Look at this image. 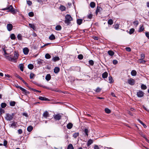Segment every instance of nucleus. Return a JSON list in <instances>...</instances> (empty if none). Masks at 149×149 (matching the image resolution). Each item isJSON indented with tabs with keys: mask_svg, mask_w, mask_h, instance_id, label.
<instances>
[{
	"mask_svg": "<svg viewBox=\"0 0 149 149\" xmlns=\"http://www.w3.org/2000/svg\"><path fill=\"white\" fill-rule=\"evenodd\" d=\"M72 20V18L70 15H67L65 17V22L67 25H69L70 23V21Z\"/></svg>",
	"mask_w": 149,
	"mask_h": 149,
	"instance_id": "f257e3e1",
	"label": "nucleus"
},
{
	"mask_svg": "<svg viewBox=\"0 0 149 149\" xmlns=\"http://www.w3.org/2000/svg\"><path fill=\"white\" fill-rule=\"evenodd\" d=\"M3 10H9L8 11L11 12L13 14H15L16 13L15 9L14 8L12 5H10L6 8L3 9Z\"/></svg>",
	"mask_w": 149,
	"mask_h": 149,
	"instance_id": "f03ea898",
	"label": "nucleus"
},
{
	"mask_svg": "<svg viewBox=\"0 0 149 149\" xmlns=\"http://www.w3.org/2000/svg\"><path fill=\"white\" fill-rule=\"evenodd\" d=\"M14 115V113H12L11 115L8 113H7L5 117V118L7 120H13Z\"/></svg>",
	"mask_w": 149,
	"mask_h": 149,
	"instance_id": "7ed1b4c3",
	"label": "nucleus"
},
{
	"mask_svg": "<svg viewBox=\"0 0 149 149\" xmlns=\"http://www.w3.org/2000/svg\"><path fill=\"white\" fill-rule=\"evenodd\" d=\"M144 94V93L141 91H139L137 93V96L139 97H143Z\"/></svg>",
	"mask_w": 149,
	"mask_h": 149,
	"instance_id": "20e7f679",
	"label": "nucleus"
},
{
	"mask_svg": "<svg viewBox=\"0 0 149 149\" xmlns=\"http://www.w3.org/2000/svg\"><path fill=\"white\" fill-rule=\"evenodd\" d=\"M127 81L128 84L131 85H133L135 83L134 79L131 78L130 79H129Z\"/></svg>",
	"mask_w": 149,
	"mask_h": 149,
	"instance_id": "39448f33",
	"label": "nucleus"
},
{
	"mask_svg": "<svg viewBox=\"0 0 149 149\" xmlns=\"http://www.w3.org/2000/svg\"><path fill=\"white\" fill-rule=\"evenodd\" d=\"M13 26L12 24H8L7 25V28L9 31H10L12 29Z\"/></svg>",
	"mask_w": 149,
	"mask_h": 149,
	"instance_id": "423d86ee",
	"label": "nucleus"
},
{
	"mask_svg": "<svg viewBox=\"0 0 149 149\" xmlns=\"http://www.w3.org/2000/svg\"><path fill=\"white\" fill-rule=\"evenodd\" d=\"M11 56H6L5 57L8 60L10 61H13L14 62V59L13 58L11 57Z\"/></svg>",
	"mask_w": 149,
	"mask_h": 149,
	"instance_id": "0eeeda50",
	"label": "nucleus"
},
{
	"mask_svg": "<svg viewBox=\"0 0 149 149\" xmlns=\"http://www.w3.org/2000/svg\"><path fill=\"white\" fill-rule=\"evenodd\" d=\"M61 116L60 114H58L54 116V118L56 120H59L61 118Z\"/></svg>",
	"mask_w": 149,
	"mask_h": 149,
	"instance_id": "6e6552de",
	"label": "nucleus"
},
{
	"mask_svg": "<svg viewBox=\"0 0 149 149\" xmlns=\"http://www.w3.org/2000/svg\"><path fill=\"white\" fill-rule=\"evenodd\" d=\"M23 51L25 54L27 55L29 53V50L27 48L25 47L23 49Z\"/></svg>",
	"mask_w": 149,
	"mask_h": 149,
	"instance_id": "1a4fd4ad",
	"label": "nucleus"
},
{
	"mask_svg": "<svg viewBox=\"0 0 149 149\" xmlns=\"http://www.w3.org/2000/svg\"><path fill=\"white\" fill-rule=\"evenodd\" d=\"M39 99L41 100L49 101V100L47 98L43 97L40 96L39 97Z\"/></svg>",
	"mask_w": 149,
	"mask_h": 149,
	"instance_id": "9d476101",
	"label": "nucleus"
},
{
	"mask_svg": "<svg viewBox=\"0 0 149 149\" xmlns=\"http://www.w3.org/2000/svg\"><path fill=\"white\" fill-rule=\"evenodd\" d=\"M18 56L19 55L17 53L15 52V53L14 56L13 58L14 59V62H16V60L18 58Z\"/></svg>",
	"mask_w": 149,
	"mask_h": 149,
	"instance_id": "9b49d317",
	"label": "nucleus"
},
{
	"mask_svg": "<svg viewBox=\"0 0 149 149\" xmlns=\"http://www.w3.org/2000/svg\"><path fill=\"white\" fill-rule=\"evenodd\" d=\"M43 116L45 118H47L49 116V114L48 112L47 111H45L43 113Z\"/></svg>",
	"mask_w": 149,
	"mask_h": 149,
	"instance_id": "f8f14e48",
	"label": "nucleus"
},
{
	"mask_svg": "<svg viewBox=\"0 0 149 149\" xmlns=\"http://www.w3.org/2000/svg\"><path fill=\"white\" fill-rule=\"evenodd\" d=\"M108 75V73L107 72H105L102 74V76L103 78H105L107 77Z\"/></svg>",
	"mask_w": 149,
	"mask_h": 149,
	"instance_id": "ddd939ff",
	"label": "nucleus"
},
{
	"mask_svg": "<svg viewBox=\"0 0 149 149\" xmlns=\"http://www.w3.org/2000/svg\"><path fill=\"white\" fill-rule=\"evenodd\" d=\"M17 87V88L20 89L22 91L25 93H27V92H28L26 90L20 86H18Z\"/></svg>",
	"mask_w": 149,
	"mask_h": 149,
	"instance_id": "4468645a",
	"label": "nucleus"
},
{
	"mask_svg": "<svg viewBox=\"0 0 149 149\" xmlns=\"http://www.w3.org/2000/svg\"><path fill=\"white\" fill-rule=\"evenodd\" d=\"M60 70V68L58 67H55L54 69V72L55 73H57L59 72Z\"/></svg>",
	"mask_w": 149,
	"mask_h": 149,
	"instance_id": "2eb2a0df",
	"label": "nucleus"
},
{
	"mask_svg": "<svg viewBox=\"0 0 149 149\" xmlns=\"http://www.w3.org/2000/svg\"><path fill=\"white\" fill-rule=\"evenodd\" d=\"M59 60L60 58L58 56L54 57L52 59V60L54 62L58 61Z\"/></svg>",
	"mask_w": 149,
	"mask_h": 149,
	"instance_id": "dca6fc26",
	"label": "nucleus"
},
{
	"mask_svg": "<svg viewBox=\"0 0 149 149\" xmlns=\"http://www.w3.org/2000/svg\"><path fill=\"white\" fill-rule=\"evenodd\" d=\"M72 124L71 123H69L67 125V127L68 129H70L72 127Z\"/></svg>",
	"mask_w": 149,
	"mask_h": 149,
	"instance_id": "f3484780",
	"label": "nucleus"
},
{
	"mask_svg": "<svg viewBox=\"0 0 149 149\" xmlns=\"http://www.w3.org/2000/svg\"><path fill=\"white\" fill-rule=\"evenodd\" d=\"M38 64H41L42 65H44L45 64V61L41 59L38 60Z\"/></svg>",
	"mask_w": 149,
	"mask_h": 149,
	"instance_id": "a211bd4d",
	"label": "nucleus"
},
{
	"mask_svg": "<svg viewBox=\"0 0 149 149\" xmlns=\"http://www.w3.org/2000/svg\"><path fill=\"white\" fill-rule=\"evenodd\" d=\"M51 77L50 74H48L46 76L45 79L47 81H49L51 79Z\"/></svg>",
	"mask_w": 149,
	"mask_h": 149,
	"instance_id": "6ab92c4d",
	"label": "nucleus"
},
{
	"mask_svg": "<svg viewBox=\"0 0 149 149\" xmlns=\"http://www.w3.org/2000/svg\"><path fill=\"white\" fill-rule=\"evenodd\" d=\"M93 141L91 139H89L87 142V146H90V145L93 143Z\"/></svg>",
	"mask_w": 149,
	"mask_h": 149,
	"instance_id": "aec40b11",
	"label": "nucleus"
},
{
	"mask_svg": "<svg viewBox=\"0 0 149 149\" xmlns=\"http://www.w3.org/2000/svg\"><path fill=\"white\" fill-rule=\"evenodd\" d=\"M108 53L109 55L111 56H113L114 54V52L111 50L108 51Z\"/></svg>",
	"mask_w": 149,
	"mask_h": 149,
	"instance_id": "412c9836",
	"label": "nucleus"
},
{
	"mask_svg": "<svg viewBox=\"0 0 149 149\" xmlns=\"http://www.w3.org/2000/svg\"><path fill=\"white\" fill-rule=\"evenodd\" d=\"M29 27L32 29L34 30L36 28L34 24L29 23Z\"/></svg>",
	"mask_w": 149,
	"mask_h": 149,
	"instance_id": "4be33fe9",
	"label": "nucleus"
},
{
	"mask_svg": "<svg viewBox=\"0 0 149 149\" xmlns=\"http://www.w3.org/2000/svg\"><path fill=\"white\" fill-rule=\"evenodd\" d=\"M131 75L133 76H135L136 74V72L135 70H132L131 72Z\"/></svg>",
	"mask_w": 149,
	"mask_h": 149,
	"instance_id": "5701e85b",
	"label": "nucleus"
},
{
	"mask_svg": "<svg viewBox=\"0 0 149 149\" xmlns=\"http://www.w3.org/2000/svg\"><path fill=\"white\" fill-rule=\"evenodd\" d=\"M61 29V26L60 25H57L55 27V29L56 30H60Z\"/></svg>",
	"mask_w": 149,
	"mask_h": 149,
	"instance_id": "b1692460",
	"label": "nucleus"
},
{
	"mask_svg": "<svg viewBox=\"0 0 149 149\" xmlns=\"http://www.w3.org/2000/svg\"><path fill=\"white\" fill-rule=\"evenodd\" d=\"M141 88L142 89L146 90L147 89V86L144 84H142L141 86Z\"/></svg>",
	"mask_w": 149,
	"mask_h": 149,
	"instance_id": "393cba45",
	"label": "nucleus"
},
{
	"mask_svg": "<svg viewBox=\"0 0 149 149\" xmlns=\"http://www.w3.org/2000/svg\"><path fill=\"white\" fill-rule=\"evenodd\" d=\"M33 129V127L31 126H29L27 128V131L29 132H31Z\"/></svg>",
	"mask_w": 149,
	"mask_h": 149,
	"instance_id": "a878e982",
	"label": "nucleus"
},
{
	"mask_svg": "<svg viewBox=\"0 0 149 149\" xmlns=\"http://www.w3.org/2000/svg\"><path fill=\"white\" fill-rule=\"evenodd\" d=\"M50 40H53L55 39V36L53 34H52L49 37Z\"/></svg>",
	"mask_w": 149,
	"mask_h": 149,
	"instance_id": "bb28decb",
	"label": "nucleus"
},
{
	"mask_svg": "<svg viewBox=\"0 0 149 149\" xmlns=\"http://www.w3.org/2000/svg\"><path fill=\"white\" fill-rule=\"evenodd\" d=\"M83 20L81 19H78L77 20V23L79 25H80L82 22Z\"/></svg>",
	"mask_w": 149,
	"mask_h": 149,
	"instance_id": "cd10ccee",
	"label": "nucleus"
},
{
	"mask_svg": "<svg viewBox=\"0 0 149 149\" xmlns=\"http://www.w3.org/2000/svg\"><path fill=\"white\" fill-rule=\"evenodd\" d=\"M28 67L29 69L32 70L34 66L32 64H29L28 65Z\"/></svg>",
	"mask_w": 149,
	"mask_h": 149,
	"instance_id": "c85d7f7f",
	"label": "nucleus"
},
{
	"mask_svg": "<svg viewBox=\"0 0 149 149\" xmlns=\"http://www.w3.org/2000/svg\"><path fill=\"white\" fill-rule=\"evenodd\" d=\"M90 6L92 8H94L95 6V3L93 2H92L90 4Z\"/></svg>",
	"mask_w": 149,
	"mask_h": 149,
	"instance_id": "c756f323",
	"label": "nucleus"
},
{
	"mask_svg": "<svg viewBox=\"0 0 149 149\" xmlns=\"http://www.w3.org/2000/svg\"><path fill=\"white\" fill-rule=\"evenodd\" d=\"M68 149H74V147L72 144H70L68 145Z\"/></svg>",
	"mask_w": 149,
	"mask_h": 149,
	"instance_id": "7c9ffc66",
	"label": "nucleus"
},
{
	"mask_svg": "<svg viewBox=\"0 0 149 149\" xmlns=\"http://www.w3.org/2000/svg\"><path fill=\"white\" fill-rule=\"evenodd\" d=\"M10 37L12 40H15V36L14 34H11L10 36Z\"/></svg>",
	"mask_w": 149,
	"mask_h": 149,
	"instance_id": "2f4dec72",
	"label": "nucleus"
},
{
	"mask_svg": "<svg viewBox=\"0 0 149 149\" xmlns=\"http://www.w3.org/2000/svg\"><path fill=\"white\" fill-rule=\"evenodd\" d=\"M78 58L80 60H81L83 58V56L81 54H80L78 55Z\"/></svg>",
	"mask_w": 149,
	"mask_h": 149,
	"instance_id": "473e14b6",
	"label": "nucleus"
},
{
	"mask_svg": "<svg viewBox=\"0 0 149 149\" xmlns=\"http://www.w3.org/2000/svg\"><path fill=\"white\" fill-rule=\"evenodd\" d=\"M134 29L133 28L131 29H130L129 33L130 34H132L134 31Z\"/></svg>",
	"mask_w": 149,
	"mask_h": 149,
	"instance_id": "72a5a7b5",
	"label": "nucleus"
},
{
	"mask_svg": "<svg viewBox=\"0 0 149 149\" xmlns=\"http://www.w3.org/2000/svg\"><path fill=\"white\" fill-rule=\"evenodd\" d=\"M51 57V56L49 54H46L45 55V58L47 59H49Z\"/></svg>",
	"mask_w": 149,
	"mask_h": 149,
	"instance_id": "f704fd0d",
	"label": "nucleus"
},
{
	"mask_svg": "<svg viewBox=\"0 0 149 149\" xmlns=\"http://www.w3.org/2000/svg\"><path fill=\"white\" fill-rule=\"evenodd\" d=\"M17 38L18 40H22V36L21 34H19L17 35Z\"/></svg>",
	"mask_w": 149,
	"mask_h": 149,
	"instance_id": "c9c22d12",
	"label": "nucleus"
},
{
	"mask_svg": "<svg viewBox=\"0 0 149 149\" xmlns=\"http://www.w3.org/2000/svg\"><path fill=\"white\" fill-rule=\"evenodd\" d=\"M19 67L21 70L23 71L24 65L22 64H20L19 65Z\"/></svg>",
	"mask_w": 149,
	"mask_h": 149,
	"instance_id": "e433bc0d",
	"label": "nucleus"
},
{
	"mask_svg": "<svg viewBox=\"0 0 149 149\" xmlns=\"http://www.w3.org/2000/svg\"><path fill=\"white\" fill-rule=\"evenodd\" d=\"M138 121L139 122V123L143 126L144 127V128H146L147 127L146 125L145 124H144V123H143L140 120H138Z\"/></svg>",
	"mask_w": 149,
	"mask_h": 149,
	"instance_id": "4c0bfd02",
	"label": "nucleus"
},
{
	"mask_svg": "<svg viewBox=\"0 0 149 149\" xmlns=\"http://www.w3.org/2000/svg\"><path fill=\"white\" fill-rule=\"evenodd\" d=\"M79 133H78V132L75 133L73 134V136L74 137V138H76L77 137L79 136Z\"/></svg>",
	"mask_w": 149,
	"mask_h": 149,
	"instance_id": "58836bf2",
	"label": "nucleus"
},
{
	"mask_svg": "<svg viewBox=\"0 0 149 149\" xmlns=\"http://www.w3.org/2000/svg\"><path fill=\"white\" fill-rule=\"evenodd\" d=\"M15 103V101H11L10 102V105L11 106H14Z\"/></svg>",
	"mask_w": 149,
	"mask_h": 149,
	"instance_id": "ea45409f",
	"label": "nucleus"
},
{
	"mask_svg": "<svg viewBox=\"0 0 149 149\" xmlns=\"http://www.w3.org/2000/svg\"><path fill=\"white\" fill-rule=\"evenodd\" d=\"M60 8V10L62 11L65 10L66 9L65 7L63 6H61Z\"/></svg>",
	"mask_w": 149,
	"mask_h": 149,
	"instance_id": "a19ab883",
	"label": "nucleus"
},
{
	"mask_svg": "<svg viewBox=\"0 0 149 149\" xmlns=\"http://www.w3.org/2000/svg\"><path fill=\"white\" fill-rule=\"evenodd\" d=\"M89 64L91 65H92V66L93 65H94V62L93 61L91 60H90L89 61Z\"/></svg>",
	"mask_w": 149,
	"mask_h": 149,
	"instance_id": "79ce46f5",
	"label": "nucleus"
},
{
	"mask_svg": "<svg viewBox=\"0 0 149 149\" xmlns=\"http://www.w3.org/2000/svg\"><path fill=\"white\" fill-rule=\"evenodd\" d=\"M105 111L106 113H109L111 112L110 110L108 108H105Z\"/></svg>",
	"mask_w": 149,
	"mask_h": 149,
	"instance_id": "37998d69",
	"label": "nucleus"
},
{
	"mask_svg": "<svg viewBox=\"0 0 149 149\" xmlns=\"http://www.w3.org/2000/svg\"><path fill=\"white\" fill-rule=\"evenodd\" d=\"M143 59H140L139 60V62L140 63H144L146 61L143 60Z\"/></svg>",
	"mask_w": 149,
	"mask_h": 149,
	"instance_id": "c03bdc74",
	"label": "nucleus"
},
{
	"mask_svg": "<svg viewBox=\"0 0 149 149\" xmlns=\"http://www.w3.org/2000/svg\"><path fill=\"white\" fill-rule=\"evenodd\" d=\"M35 76V74L33 73H31L30 74V77L31 79L33 78Z\"/></svg>",
	"mask_w": 149,
	"mask_h": 149,
	"instance_id": "a18cd8bd",
	"label": "nucleus"
},
{
	"mask_svg": "<svg viewBox=\"0 0 149 149\" xmlns=\"http://www.w3.org/2000/svg\"><path fill=\"white\" fill-rule=\"evenodd\" d=\"M6 106V104L5 103H2L1 104V106L2 108H5Z\"/></svg>",
	"mask_w": 149,
	"mask_h": 149,
	"instance_id": "49530a36",
	"label": "nucleus"
},
{
	"mask_svg": "<svg viewBox=\"0 0 149 149\" xmlns=\"http://www.w3.org/2000/svg\"><path fill=\"white\" fill-rule=\"evenodd\" d=\"M108 23L109 25H112L113 24V20L111 19H110L108 20Z\"/></svg>",
	"mask_w": 149,
	"mask_h": 149,
	"instance_id": "de8ad7c7",
	"label": "nucleus"
},
{
	"mask_svg": "<svg viewBox=\"0 0 149 149\" xmlns=\"http://www.w3.org/2000/svg\"><path fill=\"white\" fill-rule=\"evenodd\" d=\"M84 132L86 135L88 136V130L87 129H85L84 130Z\"/></svg>",
	"mask_w": 149,
	"mask_h": 149,
	"instance_id": "09e8293b",
	"label": "nucleus"
},
{
	"mask_svg": "<svg viewBox=\"0 0 149 149\" xmlns=\"http://www.w3.org/2000/svg\"><path fill=\"white\" fill-rule=\"evenodd\" d=\"M144 30V28L143 27V25H142L139 28V32H141L143 30Z\"/></svg>",
	"mask_w": 149,
	"mask_h": 149,
	"instance_id": "8fccbe9b",
	"label": "nucleus"
},
{
	"mask_svg": "<svg viewBox=\"0 0 149 149\" xmlns=\"http://www.w3.org/2000/svg\"><path fill=\"white\" fill-rule=\"evenodd\" d=\"M133 23L134 25L135 26H136L138 24L139 22H138V21L136 20V21H135Z\"/></svg>",
	"mask_w": 149,
	"mask_h": 149,
	"instance_id": "3c124183",
	"label": "nucleus"
},
{
	"mask_svg": "<svg viewBox=\"0 0 149 149\" xmlns=\"http://www.w3.org/2000/svg\"><path fill=\"white\" fill-rule=\"evenodd\" d=\"M101 90V88L99 87H97L95 90L96 92L97 93L100 92Z\"/></svg>",
	"mask_w": 149,
	"mask_h": 149,
	"instance_id": "603ef678",
	"label": "nucleus"
},
{
	"mask_svg": "<svg viewBox=\"0 0 149 149\" xmlns=\"http://www.w3.org/2000/svg\"><path fill=\"white\" fill-rule=\"evenodd\" d=\"M17 123L14 122L11 125V126L12 127H15L16 126Z\"/></svg>",
	"mask_w": 149,
	"mask_h": 149,
	"instance_id": "864d4df0",
	"label": "nucleus"
},
{
	"mask_svg": "<svg viewBox=\"0 0 149 149\" xmlns=\"http://www.w3.org/2000/svg\"><path fill=\"white\" fill-rule=\"evenodd\" d=\"M29 15L31 17H33L34 16V13L33 12H30L29 13Z\"/></svg>",
	"mask_w": 149,
	"mask_h": 149,
	"instance_id": "5fc2aeb1",
	"label": "nucleus"
},
{
	"mask_svg": "<svg viewBox=\"0 0 149 149\" xmlns=\"http://www.w3.org/2000/svg\"><path fill=\"white\" fill-rule=\"evenodd\" d=\"M109 82L110 83H112V77H110V76L109 77Z\"/></svg>",
	"mask_w": 149,
	"mask_h": 149,
	"instance_id": "6e6d98bb",
	"label": "nucleus"
},
{
	"mask_svg": "<svg viewBox=\"0 0 149 149\" xmlns=\"http://www.w3.org/2000/svg\"><path fill=\"white\" fill-rule=\"evenodd\" d=\"M15 76L21 80L23 79L20 77L17 74H15Z\"/></svg>",
	"mask_w": 149,
	"mask_h": 149,
	"instance_id": "4d7b16f0",
	"label": "nucleus"
},
{
	"mask_svg": "<svg viewBox=\"0 0 149 149\" xmlns=\"http://www.w3.org/2000/svg\"><path fill=\"white\" fill-rule=\"evenodd\" d=\"M93 16V15L92 14H90L88 15V17L89 19H91L92 18Z\"/></svg>",
	"mask_w": 149,
	"mask_h": 149,
	"instance_id": "13d9d810",
	"label": "nucleus"
},
{
	"mask_svg": "<svg viewBox=\"0 0 149 149\" xmlns=\"http://www.w3.org/2000/svg\"><path fill=\"white\" fill-rule=\"evenodd\" d=\"M113 63L114 65H116L118 63V61L116 60H113Z\"/></svg>",
	"mask_w": 149,
	"mask_h": 149,
	"instance_id": "bf43d9fd",
	"label": "nucleus"
},
{
	"mask_svg": "<svg viewBox=\"0 0 149 149\" xmlns=\"http://www.w3.org/2000/svg\"><path fill=\"white\" fill-rule=\"evenodd\" d=\"M7 143H8V142L6 140H4V142H3V145L4 146H6L7 144Z\"/></svg>",
	"mask_w": 149,
	"mask_h": 149,
	"instance_id": "052dcab7",
	"label": "nucleus"
},
{
	"mask_svg": "<svg viewBox=\"0 0 149 149\" xmlns=\"http://www.w3.org/2000/svg\"><path fill=\"white\" fill-rule=\"evenodd\" d=\"M125 49L127 51L129 52H130L131 51V49L130 48V47H126Z\"/></svg>",
	"mask_w": 149,
	"mask_h": 149,
	"instance_id": "680f3d73",
	"label": "nucleus"
},
{
	"mask_svg": "<svg viewBox=\"0 0 149 149\" xmlns=\"http://www.w3.org/2000/svg\"><path fill=\"white\" fill-rule=\"evenodd\" d=\"M141 58L140 59H143L145 58V54H141Z\"/></svg>",
	"mask_w": 149,
	"mask_h": 149,
	"instance_id": "e2e57ef3",
	"label": "nucleus"
},
{
	"mask_svg": "<svg viewBox=\"0 0 149 149\" xmlns=\"http://www.w3.org/2000/svg\"><path fill=\"white\" fill-rule=\"evenodd\" d=\"M27 3L29 6H30L32 4L31 2L30 1H27Z\"/></svg>",
	"mask_w": 149,
	"mask_h": 149,
	"instance_id": "0e129e2a",
	"label": "nucleus"
},
{
	"mask_svg": "<svg viewBox=\"0 0 149 149\" xmlns=\"http://www.w3.org/2000/svg\"><path fill=\"white\" fill-rule=\"evenodd\" d=\"M22 130L21 129H19L18 130V132L19 134H21L22 133Z\"/></svg>",
	"mask_w": 149,
	"mask_h": 149,
	"instance_id": "69168bd1",
	"label": "nucleus"
},
{
	"mask_svg": "<svg viewBox=\"0 0 149 149\" xmlns=\"http://www.w3.org/2000/svg\"><path fill=\"white\" fill-rule=\"evenodd\" d=\"M146 36L149 39V34L148 32L146 33Z\"/></svg>",
	"mask_w": 149,
	"mask_h": 149,
	"instance_id": "338daca9",
	"label": "nucleus"
},
{
	"mask_svg": "<svg viewBox=\"0 0 149 149\" xmlns=\"http://www.w3.org/2000/svg\"><path fill=\"white\" fill-rule=\"evenodd\" d=\"M22 115L23 116H25L26 117H28V115L27 113H23L22 114Z\"/></svg>",
	"mask_w": 149,
	"mask_h": 149,
	"instance_id": "774afa93",
	"label": "nucleus"
}]
</instances>
